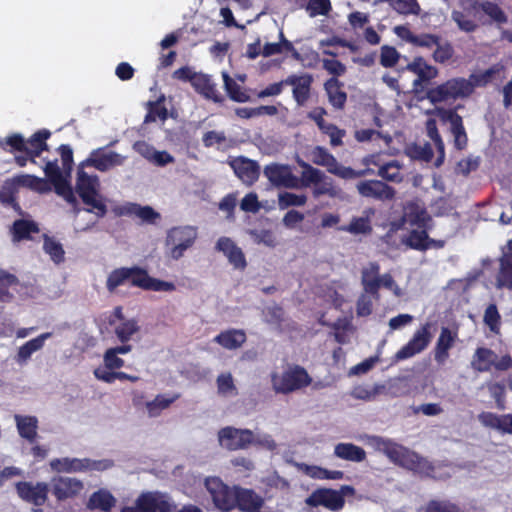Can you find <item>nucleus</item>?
<instances>
[{
    "label": "nucleus",
    "instance_id": "1",
    "mask_svg": "<svg viewBox=\"0 0 512 512\" xmlns=\"http://www.w3.org/2000/svg\"><path fill=\"white\" fill-rule=\"evenodd\" d=\"M80 166L77 172L76 192L82 202L88 206L85 209L88 213H95L102 218L107 214V206L98 192L99 179L96 175L90 176Z\"/></svg>",
    "mask_w": 512,
    "mask_h": 512
},
{
    "label": "nucleus",
    "instance_id": "2",
    "mask_svg": "<svg viewBox=\"0 0 512 512\" xmlns=\"http://www.w3.org/2000/svg\"><path fill=\"white\" fill-rule=\"evenodd\" d=\"M473 93V85L463 77H456L431 88L427 91V98L431 103H441L448 100L464 99Z\"/></svg>",
    "mask_w": 512,
    "mask_h": 512
},
{
    "label": "nucleus",
    "instance_id": "3",
    "mask_svg": "<svg viewBox=\"0 0 512 512\" xmlns=\"http://www.w3.org/2000/svg\"><path fill=\"white\" fill-rule=\"evenodd\" d=\"M271 381L273 389L277 393L289 394L309 386L312 378L304 367L294 365L285 370L280 376L274 373Z\"/></svg>",
    "mask_w": 512,
    "mask_h": 512
},
{
    "label": "nucleus",
    "instance_id": "4",
    "mask_svg": "<svg viewBox=\"0 0 512 512\" xmlns=\"http://www.w3.org/2000/svg\"><path fill=\"white\" fill-rule=\"evenodd\" d=\"M470 364L471 368L479 373L490 372L492 368L497 371H507L512 368V357L509 354H505L498 358V355L492 349L478 347L472 356Z\"/></svg>",
    "mask_w": 512,
    "mask_h": 512
},
{
    "label": "nucleus",
    "instance_id": "5",
    "mask_svg": "<svg viewBox=\"0 0 512 512\" xmlns=\"http://www.w3.org/2000/svg\"><path fill=\"white\" fill-rule=\"evenodd\" d=\"M353 493L354 488L348 485L342 486L341 491L329 488H320L313 491L305 500L311 507L323 506L331 511H339L345 505L343 493Z\"/></svg>",
    "mask_w": 512,
    "mask_h": 512
},
{
    "label": "nucleus",
    "instance_id": "6",
    "mask_svg": "<svg viewBox=\"0 0 512 512\" xmlns=\"http://www.w3.org/2000/svg\"><path fill=\"white\" fill-rule=\"evenodd\" d=\"M197 237L196 229L190 226H179L171 228L166 236V246L170 248V256L178 260L184 252L190 248Z\"/></svg>",
    "mask_w": 512,
    "mask_h": 512
},
{
    "label": "nucleus",
    "instance_id": "7",
    "mask_svg": "<svg viewBox=\"0 0 512 512\" xmlns=\"http://www.w3.org/2000/svg\"><path fill=\"white\" fill-rule=\"evenodd\" d=\"M205 487L219 510L228 512L235 509L236 486L231 488L219 477H208L205 480Z\"/></svg>",
    "mask_w": 512,
    "mask_h": 512
},
{
    "label": "nucleus",
    "instance_id": "8",
    "mask_svg": "<svg viewBox=\"0 0 512 512\" xmlns=\"http://www.w3.org/2000/svg\"><path fill=\"white\" fill-rule=\"evenodd\" d=\"M372 440L375 448L384 453L395 465L406 469L408 465H411V459L416 458V452L411 451L407 447L398 444L391 439L374 436Z\"/></svg>",
    "mask_w": 512,
    "mask_h": 512
},
{
    "label": "nucleus",
    "instance_id": "9",
    "mask_svg": "<svg viewBox=\"0 0 512 512\" xmlns=\"http://www.w3.org/2000/svg\"><path fill=\"white\" fill-rule=\"evenodd\" d=\"M111 466V461H93L87 458H55L50 462L52 470L66 473L85 470H105Z\"/></svg>",
    "mask_w": 512,
    "mask_h": 512
},
{
    "label": "nucleus",
    "instance_id": "10",
    "mask_svg": "<svg viewBox=\"0 0 512 512\" xmlns=\"http://www.w3.org/2000/svg\"><path fill=\"white\" fill-rule=\"evenodd\" d=\"M218 439L223 448L236 451L248 448L254 441V434L249 429L227 426L219 430Z\"/></svg>",
    "mask_w": 512,
    "mask_h": 512
},
{
    "label": "nucleus",
    "instance_id": "11",
    "mask_svg": "<svg viewBox=\"0 0 512 512\" xmlns=\"http://www.w3.org/2000/svg\"><path fill=\"white\" fill-rule=\"evenodd\" d=\"M432 324L426 322L415 331L412 338L395 354L397 361L405 360L425 350L432 339Z\"/></svg>",
    "mask_w": 512,
    "mask_h": 512
},
{
    "label": "nucleus",
    "instance_id": "12",
    "mask_svg": "<svg viewBox=\"0 0 512 512\" xmlns=\"http://www.w3.org/2000/svg\"><path fill=\"white\" fill-rule=\"evenodd\" d=\"M108 324L113 327L114 334L121 343L130 341L133 335L140 330L138 321L134 318L127 319L121 306H116L113 309L108 318Z\"/></svg>",
    "mask_w": 512,
    "mask_h": 512
},
{
    "label": "nucleus",
    "instance_id": "13",
    "mask_svg": "<svg viewBox=\"0 0 512 512\" xmlns=\"http://www.w3.org/2000/svg\"><path fill=\"white\" fill-rule=\"evenodd\" d=\"M356 189L361 197L381 202L392 201L396 196V190L381 180L359 181Z\"/></svg>",
    "mask_w": 512,
    "mask_h": 512
},
{
    "label": "nucleus",
    "instance_id": "14",
    "mask_svg": "<svg viewBox=\"0 0 512 512\" xmlns=\"http://www.w3.org/2000/svg\"><path fill=\"white\" fill-rule=\"evenodd\" d=\"M141 512H173L176 508L171 498L162 492H145L136 500Z\"/></svg>",
    "mask_w": 512,
    "mask_h": 512
},
{
    "label": "nucleus",
    "instance_id": "15",
    "mask_svg": "<svg viewBox=\"0 0 512 512\" xmlns=\"http://www.w3.org/2000/svg\"><path fill=\"white\" fill-rule=\"evenodd\" d=\"M15 489L23 501L35 506H42L47 501L49 485L45 482L33 484L28 481H19L15 484Z\"/></svg>",
    "mask_w": 512,
    "mask_h": 512
},
{
    "label": "nucleus",
    "instance_id": "16",
    "mask_svg": "<svg viewBox=\"0 0 512 512\" xmlns=\"http://www.w3.org/2000/svg\"><path fill=\"white\" fill-rule=\"evenodd\" d=\"M264 175L275 187L299 188L300 182L288 165L273 163L264 168Z\"/></svg>",
    "mask_w": 512,
    "mask_h": 512
},
{
    "label": "nucleus",
    "instance_id": "17",
    "mask_svg": "<svg viewBox=\"0 0 512 512\" xmlns=\"http://www.w3.org/2000/svg\"><path fill=\"white\" fill-rule=\"evenodd\" d=\"M313 81V76L309 73L291 74L284 79L286 85L292 86V96L298 106L306 105L310 99Z\"/></svg>",
    "mask_w": 512,
    "mask_h": 512
},
{
    "label": "nucleus",
    "instance_id": "18",
    "mask_svg": "<svg viewBox=\"0 0 512 512\" xmlns=\"http://www.w3.org/2000/svg\"><path fill=\"white\" fill-rule=\"evenodd\" d=\"M51 492L58 501H65L74 498L84 488L83 483L70 477H53L50 482Z\"/></svg>",
    "mask_w": 512,
    "mask_h": 512
},
{
    "label": "nucleus",
    "instance_id": "19",
    "mask_svg": "<svg viewBox=\"0 0 512 512\" xmlns=\"http://www.w3.org/2000/svg\"><path fill=\"white\" fill-rule=\"evenodd\" d=\"M458 338L457 331H453L448 327H442L439 337L436 341L433 353L434 360L438 365H443L450 357L449 351L453 348Z\"/></svg>",
    "mask_w": 512,
    "mask_h": 512
},
{
    "label": "nucleus",
    "instance_id": "20",
    "mask_svg": "<svg viewBox=\"0 0 512 512\" xmlns=\"http://www.w3.org/2000/svg\"><path fill=\"white\" fill-rule=\"evenodd\" d=\"M118 216H129L139 218L142 222L153 224L160 218V214L151 206H141L137 203L127 202L114 209Z\"/></svg>",
    "mask_w": 512,
    "mask_h": 512
},
{
    "label": "nucleus",
    "instance_id": "21",
    "mask_svg": "<svg viewBox=\"0 0 512 512\" xmlns=\"http://www.w3.org/2000/svg\"><path fill=\"white\" fill-rule=\"evenodd\" d=\"M125 161V157L110 151L108 153H102L101 149L92 151L89 158L81 163V166L88 165L93 166L97 170L104 172L115 166H121Z\"/></svg>",
    "mask_w": 512,
    "mask_h": 512
},
{
    "label": "nucleus",
    "instance_id": "22",
    "mask_svg": "<svg viewBox=\"0 0 512 512\" xmlns=\"http://www.w3.org/2000/svg\"><path fill=\"white\" fill-rule=\"evenodd\" d=\"M264 499L253 489L236 486L235 508L242 512H259Z\"/></svg>",
    "mask_w": 512,
    "mask_h": 512
},
{
    "label": "nucleus",
    "instance_id": "23",
    "mask_svg": "<svg viewBox=\"0 0 512 512\" xmlns=\"http://www.w3.org/2000/svg\"><path fill=\"white\" fill-rule=\"evenodd\" d=\"M141 268L134 267H121L114 269L107 278L106 288L112 293L119 286L124 285L126 282H130L132 286H135V279L140 278Z\"/></svg>",
    "mask_w": 512,
    "mask_h": 512
},
{
    "label": "nucleus",
    "instance_id": "24",
    "mask_svg": "<svg viewBox=\"0 0 512 512\" xmlns=\"http://www.w3.org/2000/svg\"><path fill=\"white\" fill-rule=\"evenodd\" d=\"M235 174L243 183L247 185L254 184L260 175V167L254 160L239 157L231 164Z\"/></svg>",
    "mask_w": 512,
    "mask_h": 512
},
{
    "label": "nucleus",
    "instance_id": "25",
    "mask_svg": "<svg viewBox=\"0 0 512 512\" xmlns=\"http://www.w3.org/2000/svg\"><path fill=\"white\" fill-rule=\"evenodd\" d=\"M216 248L223 252L235 269L244 270L247 266L245 255L230 238L221 237L216 243Z\"/></svg>",
    "mask_w": 512,
    "mask_h": 512
},
{
    "label": "nucleus",
    "instance_id": "26",
    "mask_svg": "<svg viewBox=\"0 0 512 512\" xmlns=\"http://www.w3.org/2000/svg\"><path fill=\"white\" fill-rule=\"evenodd\" d=\"M404 219L417 228H431L432 217L426 208L416 201L408 202L404 207Z\"/></svg>",
    "mask_w": 512,
    "mask_h": 512
},
{
    "label": "nucleus",
    "instance_id": "27",
    "mask_svg": "<svg viewBox=\"0 0 512 512\" xmlns=\"http://www.w3.org/2000/svg\"><path fill=\"white\" fill-rule=\"evenodd\" d=\"M51 132L47 129L36 131L26 140V150L31 157V162L36 163V158L39 157L44 151H48L47 140L50 138Z\"/></svg>",
    "mask_w": 512,
    "mask_h": 512
},
{
    "label": "nucleus",
    "instance_id": "28",
    "mask_svg": "<svg viewBox=\"0 0 512 512\" xmlns=\"http://www.w3.org/2000/svg\"><path fill=\"white\" fill-rule=\"evenodd\" d=\"M247 340V336L242 329H227L221 331L214 337L213 341L227 350H236L240 348Z\"/></svg>",
    "mask_w": 512,
    "mask_h": 512
},
{
    "label": "nucleus",
    "instance_id": "29",
    "mask_svg": "<svg viewBox=\"0 0 512 512\" xmlns=\"http://www.w3.org/2000/svg\"><path fill=\"white\" fill-rule=\"evenodd\" d=\"M192 86L196 92L204 96L206 99H210L216 103L223 101V97L218 92L216 85L206 74L198 73L194 76Z\"/></svg>",
    "mask_w": 512,
    "mask_h": 512
},
{
    "label": "nucleus",
    "instance_id": "30",
    "mask_svg": "<svg viewBox=\"0 0 512 512\" xmlns=\"http://www.w3.org/2000/svg\"><path fill=\"white\" fill-rule=\"evenodd\" d=\"M40 232L38 224L33 220L17 219L10 228V234L13 242L32 240V234Z\"/></svg>",
    "mask_w": 512,
    "mask_h": 512
},
{
    "label": "nucleus",
    "instance_id": "31",
    "mask_svg": "<svg viewBox=\"0 0 512 512\" xmlns=\"http://www.w3.org/2000/svg\"><path fill=\"white\" fill-rule=\"evenodd\" d=\"M407 69L417 75V79L414 81L415 85L422 82H429L438 75V69L432 65H429L426 60L419 56L407 65Z\"/></svg>",
    "mask_w": 512,
    "mask_h": 512
},
{
    "label": "nucleus",
    "instance_id": "32",
    "mask_svg": "<svg viewBox=\"0 0 512 512\" xmlns=\"http://www.w3.org/2000/svg\"><path fill=\"white\" fill-rule=\"evenodd\" d=\"M342 87L343 83L335 77L329 78L324 83L329 103L337 110L343 109L347 101V94Z\"/></svg>",
    "mask_w": 512,
    "mask_h": 512
},
{
    "label": "nucleus",
    "instance_id": "33",
    "mask_svg": "<svg viewBox=\"0 0 512 512\" xmlns=\"http://www.w3.org/2000/svg\"><path fill=\"white\" fill-rule=\"evenodd\" d=\"M380 266L377 262H371L367 268L362 270L361 282L365 293L370 294L376 298L379 297L380 281L379 278Z\"/></svg>",
    "mask_w": 512,
    "mask_h": 512
},
{
    "label": "nucleus",
    "instance_id": "34",
    "mask_svg": "<svg viewBox=\"0 0 512 512\" xmlns=\"http://www.w3.org/2000/svg\"><path fill=\"white\" fill-rule=\"evenodd\" d=\"M140 278L135 279V287L142 288L147 291H166L171 292L176 289L173 282H168L151 277L148 272L141 268Z\"/></svg>",
    "mask_w": 512,
    "mask_h": 512
},
{
    "label": "nucleus",
    "instance_id": "35",
    "mask_svg": "<svg viewBox=\"0 0 512 512\" xmlns=\"http://www.w3.org/2000/svg\"><path fill=\"white\" fill-rule=\"evenodd\" d=\"M496 286L499 289L506 288L512 290V251L508 250L499 259Z\"/></svg>",
    "mask_w": 512,
    "mask_h": 512
},
{
    "label": "nucleus",
    "instance_id": "36",
    "mask_svg": "<svg viewBox=\"0 0 512 512\" xmlns=\"http://www.w3.org/2000/svg\"><path fill=\"white\" fill-rule=\"evenodd\" d=\"M51 336L52 333L50 332L42 333L36 338H33L20 346L16 355L17 363L22 364L27 362L33 353L43 348L45 341Z\"/></svg>",
    "mask_w": 512,
    "mask_h": 512
},
{
    "label": "nucleus",
    "instance_id": "37",
    "mask_svg": "<svg viewBox=\"0 0 512 512\" xmlns=\"http://www.w3.org/2000/svg\"><path fill=\"white\" fill-rule=\"evenodd\" d=\"M115 503L116 499L108 490L99 489L89 497L87 508L109 512L115 506Z\"/></svg>",
    "mask_w": 512,
    "mask_h": 512
},
{
    "label": "nucleus",
    "instance_id": "38",
    "mask_svg": "<svg viewBox=\"0 0 512 512\" xmlns=\"http://www.w3.org/2000/svg\"><path fill=\"white\" fill-rule=\"evenodd\" d=\"M334 455L351 462H362L366 459V451L353 443H338L334 448Z\"/></svg>",
    "mask_w": 512,
    "mask_h": 512
},
{
    "label": "nucleus",
    "instance_id": "39",
    "mask_svg": "<svg viewBox=\"0 0 512 512\" xmlns=\"http://www.w3.org/2000/svg\"><path fill=\"white\" fill-rule=\"evenodd\" d=\"M15 421L19 435L34 443L37 437L38 420L35 416H15Z\"/></svg>",
    "mask_w": 512,
    "mask_h": 512
},
{
    "label": "nucleus",
    "instance_id": "40",
    "mask_svg": "<svg viewBox=\"0 0 512 512\" xmlns=\"http://www.w3.org/2000/svg\"><path fill=\"white\" fill-rule=\"evenodd\" d=\"M16 189L19 187H27L40 193H45L50 190L46 180L34 175L22 174L9 179Z\"/></svg>",
    "mask_w": 512,
    "mask_h": 512
},
{
    "label": "nucleus",
    "instance_id": "41",
    "mask_svg": "<svg viewBox=\"0 0 512 512\" xmlns=\"http://www.w3.org/2000/svg\"><path fill=\"white\" fill-rule=\"evenodd\" d=\"M471 8L464 10H452L451 19L457 25L458 29L465 33H473L478 29L476 20L471 15Z\"/></svg>",
    "mask_w": 512,
    "mask_h": 512
},
{
    "label": "nucleus",
    "instance_id": "42",
    "mask_svg": "<svg viewBox=\"0 0 512 512\" xmlns=\"http://www.w3.org/2000/svg\"><path fill=\"white\" fill-rule=\"evenodd\" d=\"M420 230L413 229L410 231L406 244L415 250L425 251L430 248L431 244L434 243V240L430 239L428 236V230L430 228H419Z\"/></svg>",
    "mask_w": 512,
    "mask_h": 512
},
{
    "label": "nucleus",
    "instance_id": "43",
    "mask_svg": "<svg viewBox=\"0 0 512 512\" xmlns=\"http://www.w3.org/2000/svg\"><path fill=\"white\" fill-rule=\"evenodd\" d=\"M471 9H481L487 16L498 24H504L508 21L505 12L494 2L484 1L480 3L478 1H474L471 4Z\"/></svg>",
    "mask_w": 512,
    "mask_h": 512
},
{
    "label": "nucleus",
    "instance_id": "44",
    "mask_svg": "<svg viewBox=\"0 0 512 512\" xmlns=\"http://www.w3.org/2000/svg\"><path fill=\"white\" fill-rule=\"evenodd\" d=\"M502 71H504V66L500 63H497L483 72L472 73L468 80L473 85L474 90L475 87H485L488 85L495 78V76L499 75Z\"/></svg>",
    "mask_w": 512,
    "mask_h": 512
},
{
    "label": "nucleus",
    "instance_id": "45",
    "mask_svg": "<svg viewBox=\"0 0 512 512\" xmlns=\"http://www.w3.org/2000/svg\"><path fill=\"white\" fill-rule=\"evenodd\" d=\"M224 87L229 98L238 103L250 101L249 94L227 73H223Z\"/></svg>",
    "mask_w": 512,
    "mask_h": 512
},
{
    "label": "nucleus",
    "instance_id": "46",
    "mask_svg": "<svg viewBox=\"0 0 512 512\" xmlns=\"http://www.w3.org/2000/svg\"><path fill=\"white\" fill-rule=\"evenodd\" d=\"M43 250L48 254L55 264H60L65 260V251L60 242L56 241L53 237L44 234L43 236Z\"/></svg>",
    "mask_w": 512,
    "mask_h": 512
},
{
    "label": "nucleus",
    "instance_id": "47",
    "mask_svg": "<svg viewBox=\"0 0 512 512\" xmlns=\"http://www.w3.org/2000/svg\"><path fill=\"white\" fill-rule=\"evenodd\" d=\"M0 148L11 154L16 152L25 153L26 139L19 133H12L0 139Z\"/></svg>",
    "mask_w": 512,
    "mask_h": 512
},
{
    "label": "nucleus",
    "instance_id": "48",
    "mask_svg": "<svg viewBox=\"0 0 512 512\" xmlns=\"http://www.w3.org/2000/svg\"><path fill=\"white\" fill-rule=\"evenodd\" d=\"M400 170L401 166L397 161H390L379 167L377 175L386 181L400 183L403 181Z\"/></svg>",
    "mask_w": 512,
    "mask_h": 512
},
{
    "label": "nucleus",
    "instance_id": "49",
    "mask_svg": "<svg viewBox=\"0 0 512 512\" xmlns=\"http://www.w3.org/2000/svg\"><path fill=\"white\" fill-rule=\"evenodd\" d=\"M164 97L161 96L156 101L148 102V113L145 116L144 122L150 123L156 121L159 118L162 121H165L168 118V110L163 105Z\"/></svg>",
    "mask_w": 512,
    "mask_h": 512
},
{
    "label": "nucleus",
    "instance_id": "50",
    "mask_svg": "<svg viewBox=\"0 0 512 512\" xmlns=\"http://www.w3.org/2000/svg\"><path fill=\"white\" fill-rule=\"evenodd\" d=\"M44 173L54 189H59L62 184L68 181L59 168L57 160L48 161L44 167Z\"/></svg>",
    "mask_w": 512,
    "mask_h": 512
},
{
    "label": "nucleus",
    "instance_id": "51",
    "mask_svg": "<svg viewBox=\"0 0 512 512\" xmlns=\"http://www.w3.org/2000/svg\"><path fill=\"white\" fill-rule=\"evenodd\" d=\"M299 164L303 168L301 180H299L300 186L309 187L322 179L323 172L321 170L314 168L304 161L299 162Z\"/></svg>",
    "mask_w": 512,
    "mask_h": 512
},
{
    "label": "nucleus",
    "instance_id": "52",
    "mask_svg": "<svg viewBox=\"0 0 512 512\" xmlns=\"http://www.w3.org/2000/svg\"><path fill=\"white\" fill-rule=\"evenodd\" d=\"M312 161L316 165L327 167L328 171L336 165V158L322 146H316L312 150Z\"/></svg>",
    "mask_w": 512,
    "mask_h": 512
},
{
    "label": "nucleus",
    "instance_id": "53",
    "mask_svg": "<svg viewBox=\"0 0 512 512\" xmlns=\"http://www.w3.org/2000/svg\"><path fill=\"white\" fill-rule=\"evenodd\" d=\"M306 202L307 196L304 194L298 195L292 192H282L278 196V205L282 210L292 206H304Z\"/></svg>",
    "mask_w": 512,
    "mask_h": 512
},
{
    "label": "nucleus",
    "instance_id": "54",
    "mask_svg": "<svg viewBox=\"0 0 512 512\" xmlns=\"http://www.w3.org/2000/svg\"><path fill=\"white\" fill-rule=\"evenodd\" d=\"M371 172L370 169L355 170L351 167H346L336 161V165L330 169V173L342 179H356L364 177Z\"/></svg>",
    "mask_w": 512,
    "mask_h": 512
},
{
    "label": "nucleus",
    "instance_id": "55",
    "mask_svg": "<svg viewBox=\"0 0 512 512\" xmlns=\"http://www.w3.org/2000/svg\"><path fill=\"white\" fill-rule=\"evenodd\" d=\"M454 55V48L449 41H439L435 46L432 58L436 63L444 64L452 59Z\"/></svg>",
    "mask_w": 512,
    "mask_h": 512
},
{
    "label": "nucleus",
    "instance_id": "56",
    "mask_svg": "<svg viewBox=\"0 0 512 512\" xmlns=\"http://www.w3.org/2000/svg\"><path fill=\"white\" fill-rule=\"evenodd\" d=\"M312 192L315 198L323 195H328L331 197H335L337 195V190L333 184V180L327 177L324 173L322 179L319 182H315L313 184Z\"/></svg>",
    "mask_w": 512,
    "mask_h": 512
},
{
    "label": "nucleus",
    "instance_id": "57",
    "mask_svg": "<svg viewBox=\"0 0 512 512\" xmlns=\"http://www.w3.org/2000/svg\"><path fill=\"white\" fill-rule=\"evenodd\" d=\"M179 398L178 394L167 397L166 395L159 394L155 397L154 400L147 403V409L150 415H156L161 410L168 408L172 403H174Z\"/></svg>",
    "mask_w": 512,
    "mask_h": 512
},
{
    "label": "nucleus",
    "instance_id": "58",
    "mask_svg": "<svg viewBox=\"0 0 512 512\" xmlns=\"http://www.w3.org/2000/svg\"><path fill=\"white\" fill-rule=\"evenodd\" d=\"M450 132L454 138L453 144L456 150L462 151L467 148L468 135L466 133L463 120L450 127Z\"/></svg>",
    "mask_w": 512,
    "mask_h": 512
},
{
    "label": "nucleus",
    "instance_id": "59",
    "mask_svg": "<svg viewBox=\"0 0 512 512\" xmlns=\"http://www.w3.org/2000/svg\"><path fill=\"white\" fill-rule=\"evenodd\" d=\"M411 465H408L406 469L411 470L413 472L431 476L435 470V467L431 462L427 459L416 453V458L411 459Z\"/></svg>",
    "mask_w": 512,
    "mask_h": 512
},
{
    "label": "nucleus",
    "instance_id": "60",
    "mask_svg": "<svg viewBox=\"0 0 512 512\" xmlns=\"http://www.w3.org/2000/svg\"><path fill=\"white\" fill-rule=\"evenodd\" d=\"M342 229L352 234H368L372 231V226L368 217H354L350 223Z\"/></svg>",
    "mask_w": 512,
    "mask_h": 512
},
{
    "label": "nucleus",
    "instance_id": "61",
    "mask_svg": "<svg viewBox=\"0 0 512 512\" xmlns=\"http://www.w3.org/2000/svg\"><path fill=\"white\" fill-rule=\"evenodd\" d=\"M484 323L489 327L492 332L498 333L501 324V316L498 312L497 306L491 303L487 306L484 313Z\"/></svg>",
    "mask_w": 512,
    "mask_h": 512
},
{
    "label": "nucleus",
    "instance_id": "62",
    "mask_svg": "<svg viewBox=\"0 0 512 512\" xmlns=\"http://www.w3.org/2000/svg\"><path fill=\"white\" fill-rule=\"evenodd\" d=\"M218 393L221 395H236L237 389L231 373H222L216 380Z\"/></svg>",
    "mask_w": 512,
    "mask_h": 512
},
{
    "label": "nucleus",
    "instance_id": "63",
    "mask_svg": "<svg viewBox=\"0 0 512 512\" xmlns=\"http://www.w3.org/2000/svg\"><path fill=\"white\" fill-rule=\"evenodd\" d=\"M400 59V53L393 46L383 45L380 53V64L385 68L394 67Z\"/></svg>",
    "mask_w": 512,
    "mask_h": 512
},
{
    "label": "nucleus",
    "instance_id": "64",
    "mask_svg": "<svg viewBox=\"0 0 512 512\" xmlns=\"http://www.w3.org/2000/svg\"><path fill=\"white\" fill-rule=\"evenodd\" d=\"M425 512H464L460 507L450 501L431 500Z\"/></svg>",
    "mask_w": 512,
    "mask_h": 512
}]
</instances>
